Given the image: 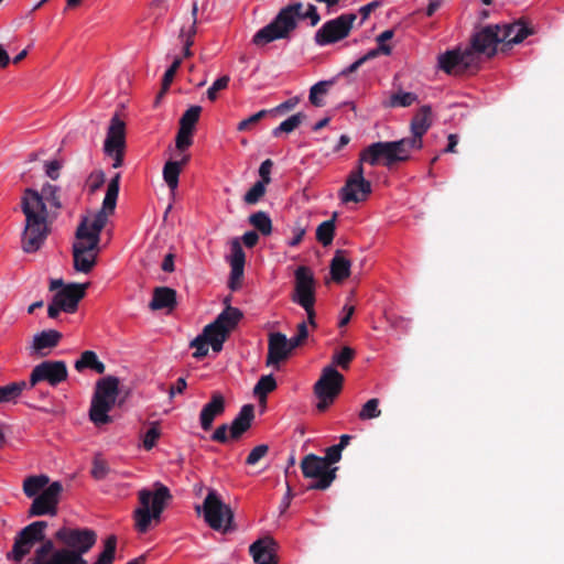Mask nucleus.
I'll return each mask as SVG.
<instances>
[{"label":"nucleus","mask_w":564,"mask_h":564,"mask_svg":"<svg viewBox=\"0 0 564 564\" xmlns=\"http://www.w3.org/2000/svg\"><path fill=\"white\" fill-rule=\"evenodd\" d=\"M120 174L117 173L109 182L100 210L91 217H84L76 230L73 246L74 268L76 271L89 272L96 263L100 232L112 215L119 194Z\"/></svg>","instance_id":"3"},{"label":"nucleus","mask_w":564,"mask_h":564,"mask_svg":"<svg viewBox=\"0 0 564 564\" xmlns=\"http://www.w3.org/2000/svg\"><path fill=\"white\" fill-rule=\"evenodd\" d=\"M477 55L469 48L449 50L437 56V67L447 75H460L467 69L476 67Z\"/></svg>","instance_id":"14"},{"label":"nucleus","mask_w":564,"mask_h":564,"mask_svg":"<svg viewBox=\"0 0 564 564\" xmlns=\"http://www.w3.org/2000/svg\"><path fill=\"white\" fill-rule=\"evenodd\" d=\"M276 389V381L272 375L262 376L253 388V393L265 401L268 393Z\"/></svg>","instance_id":"40"},{"label":"nucleus","mask_w":564,"mask_h":564,"mask_svg":"<svg viewBox=\"0 0 564 564\" xmlns=\"http://www.w3.org/2000/svg\"><path fill=\"white\" fill-rule=\"evenodd\" d=\"M357 20L355 13H343L335 19L326 21L314 35L318 46H326L338 43L349 36L354 23Z\"/></svg>","instance_id":"10"},{"label":"nucleus","mask_w":564,"mask_h":564,"mask_svg":"<svg viewBox=\"0 0 564 564\" xmlns=\"http://www.w3.org/2000/svg\"><path fill=\"white\" fill-rule=\"evenodd\" d=\"M182 64V57H175L171 66L166 69L162 79V93L166 91L171 86L174 76Z\"/></svg>","instance_id":"50"},{"label":"nucleus","mask_w":564,"mask_h":564,"mask_svg":"<svg viewBox=\"0 0 564 564\" xmlns=\"http://www.w3.org/2000/svg\"><path fill=\"white\" fill-rule=\"evenodd\" d=\"M193 144V132L178 128L176 139H175V145L176 149L180 151H185Z\"/></svg>","instance_id":"52"},{"label":"nucleus","mask_w":564,"mask_h":564,"mask_svg":"<svg viewBox=\"0 0 564 564\" xmlns=\"http://www.w3.org/2000/svg\"><path fill=\"white\" fill-rule=\"evenodd\" d=\"M50 479L45 475L28 477L23 482V491L26 497L31 498L36 496L41 490L46 489Z\"/></svg>","instance_id":"37"},{"label":"nucleus","mask_w":564,"mask_h":564,"mask_svg":"<svg viewBox=\"0 0 564 564\" xmlns=\"http://www.w3.org/2000/svg\"><path fill=\"white\" fill-rule=\"evenodd\" d=\"M117 538L116 535H109L105 540L104 550L98 555L97 561L94 564H112L116 555Z\"/></svg>","instance_id":"42"},{"label":"nucleus","mask_w":564,"mask_h":564,"mask_svg":"<svg viewBox=\"0 0 564 564\" xmlns=\"http://www.w3.org/2000/svg\"><path fill=\"white\" fill-rule=\"evenodd\" d=\"M161 435V430L159 427L158 423H152L151 427L147 431V433L143 436V446L147 451L152 449L156 441L159 440Z\"/></svg>","instance_id":"51"},{"label":"nucleus","mask_w":564,"mask_h":564,"mask_svg":"<svg viewBox=\"0 0 564 564\" xmlns=\"http://www.w3.org/2000/svg\"><path fill=\"white\" fill-rule=\"evenodd\" d=\"M226 403L224 395L215 391L212 393L210 401L207 402L199 414L200 426L204 431H209L214 420L225 412Z\"/></svg>","instance_id":"23"},{"label":"nucleus","mask_w":564,"mask_h":564,"mask_svg":"<svg viewBox=\"0 0 564 564\" xmlns=\"http://www.w3.org/2000/svg\"><path fill=\"white\" fill-rule=\"evenodd\" d=\"M269 452V446L265 444H261L251 449L249 455L246 458L247 465H256L260 459H262Z\"/></svg>","instance_id":"55"},{"label":"nucleus","mask_w":564,"mask_h":564,"mask_svg":"<svg viewBox=\"0 0 564 564\" xmlns=\"http://www.w3.org/2000/svg\"><path fill=\"white\" fill-rule=\"evenodd\" d=\"M412 149L404 139L371 143L359 153L358 162L371 166L382 165L389 170L410 161Z\"/></svg>","instance_id":"6"},{"label":"nucleus","mask_w":564,"mask_h":564,"mask_svg":"<svg viewBox=\"0 0 564 564\" xmlns=\"http://www.w3.org/2000/svg\"><path fill=\"white\" fill-rule=\"evenodd\" d=\"M291 300L304 310L311 308L316 301L315 284H295Z\"/></svg>","instance_id":"30"},{"label":"nucleus","mask_w":564,"mask_h":564,"mask_svg":"<svg viewBox=\"0 0 564 564\" xmlns=\"http://www.w3.org/2000/svg\"><path fill=\"white\" fill-rule=\"evenodd\" d=\"M229 429L230 426L227 424L219 425L212 434L210 440L217 443L226 444L230 440V434L228 435Z\"/></svg>","instance_id":"57"},{"label":"nucleus","mask_w":564,"mask_h":564,"mask_svg":"<svg viewBox=\"0 0 564 564\" xmlns=\"http://www.w3.org/2000/svg\"><path fill=\"white\" fill-rule=\"evenodd\" d=\"M334 80H322L313 85L310 89V102L315 107H323L325 105L324 100L321 96H324L328 93L329 88L333 86Z\"/></svg>","instance_id":"39"},{"label":"nucleus","mask_w":564,"mask_h":564,"mask_svg":"<svg viewBox=\"0 0 564 564\" xmlns=\"http://www.w3.org/2000/svg\"><path fill=\"white\" fill-rule=\"evenodd\" d=\"M62 165L58 161L53 160L47 163H45V173L46 175L56 180L59 176V170Z\"/></svg>","instance_id":"62"},{"label":"nucleus","mask_w":564,"mask_h":564,"mask_svg":"<svg viewBox=\"0 0 564 564\" xmlns=\"http://www.w3.org/2000/svg\"><path fill=\"white\" fill-rule=\"evenodd\" d=\"M87 368L99 375H102L106 371L105 364L98 359L96 352L93 350H85L80 358L75 362V369L79 372Z\"/></svg>","instance_id":"34"},{"label":"nucleus","mask_w":564,"mask_h":564,"mask_svg":"<svg viewBox=\"0 0 564 564\" xmlns=\"http://www.w3.org/2000/svg\"><path fill=\"white\" fill-rule=\"evenodd\" d=\"M153 487L154 490L143 488L138 492L140 507L133 511V519L139 533L148 532L152 522L160 523L161 514L173 498L165 485L156 481Z\"/></svg>","instance_id":"5"},{"label":"nucleus","mask_w":564,"mask_h":564,"mask_svg":"<svg viewBox=\"0 0 564 564\" xmlns=\"http://www.w3.org/2000/svg\"><path fill=\"white\" fill-rule=\"evenodd\" d=\"M341 452L338 446L333 445L326 449V455L323 457V459L327 460V466L330 467V465L336 464L341 458Z\"/></svg>","instance_id":"58"},{"label":"nucleus","mask_w":564,"mask_h":564,"mask_svg":"<svg viewBox=\"0 0 564 564\" xmlns=\"http://www.w3.org/2000/svg\"><path fill=\"white\" fill-rule=\"evenodd\" d=\"M30 389L26 381H15L0 386V403L15 401L24 390Z\"/></svg>","instance_id":"35"},{"label":"nucleus","mask_w":564,"mask_h":564,"mask_svg":"<svg viewBox=\"0 0 564 564\" xmlns=\"http://www.w3.org/2000/svg\"><path fill=\"white\" fill-rule=\"evenodd\" d=\"M275 551L276 543L270 536L259 539L249 546V552L257 564H278Z\"/></svg>","instance_id":"22"},{"label":"nucleus","mask_w":564,"mask_h":564,"mask_svg":"<svg viewBox=\"0 0 564 564\" xmlns=\"http://www.w3.org/2000/svg\"><path fill=\"white\" fill-rule=\"evenodd\" d=\"M126 147V123L118 115H115L108 127L104 151L107 155L113 158L112 166L120 167L123 163Z\"/></svg>","instance_id":"15"},{"label":"nucleus","mask_w":564,"mask_h":564,"mask_svg":"<svg viewBox=\"0 0 564 564\" xmlns=\"http://www.w3.org/2000/svg\"><path fill=\"white\" fill-rule=\"evenodd\" d=\"M253 419V404H245L230 424V438L239 440L251 427Z\"/></svg>","instance_id":"25"},{"label":"nucleus","mask_w":564,"mask_h":564,"mask_svg":"<svg viewBox=\"0 0 564 564\" xmlns=\"http://www.w3.org/2000/svg\"><path fill=\"white\" fill-rule=\"evenodd\" d=\"M417 100V95L410 91H398L392 94L389 100L384 104L387 107H409Z\"/></svg>","instance_id":"41"},{"label":"nucleus","mask_w":564,"mask_h":564,"mask_svg":"<svg viewBox=\"0 0 564 564\" xmlns=\"http://www.w3.org/2000/svg\"><path fill=\"white\" fill-rule=\"evenodd\" d=\"M195 509L197 513L203 511L206 523L214 530H227L234 520L232 510L214 489L208 491L203 506H196Z\"/></svg>","instance_id":"9"},{"label":"nucleus","mask_w":564,"mask_h":564,"mask_svg":"<svg viewBox=\"0 0 564 564\" xmlns=\"http://www.w3.org/2000/svg\"><path fill=\"white\" fill-rule=\"evenodd\" d=\"M303 119H304V115L302 112L292 115L286 120L281 122L279 127L273 129V131H272L273 135L279 137L280 133H282V132H285V133L292 132L301 124Z\"/></svg>","instance_id":"44"},{"label":"nucleus","mask_w":564,"mask_h":564,"mask_svg":"<svg viewBox=\"0 0 564 564\" xmlns=\"http://www.w3.org/2000/svg\"><path fill=\"white\" fill-rule=\"evenodd\" d=\"M351 262L346 256V251L337 250L330 261V275L335 282H340L350 274Z\"/></svg>","instance_id":"28"},{"label":"nucleus","mask_w":564,"mask_h":564,"mask_svg":"<svg viewBox=\"0 0 564 564\" xmlns=\"http://www.w3.org/2000/svg\"><path fill=\"white\" fill-rule=\"evenodd\" d=\"M308 337V330L306 322H302L297 325V334L289 339L293 349L302 346Z\"/></svg>","instance_id":"54"},{"label":"nucleus","mask_w":564,"mask_h":564,"mask_svg":"<svg viewBox=\"0 0 564 564\" xmlns=\"http://www.w3.org/2000/svg\"><path fill=\"white\" fill-rule=\"evenodd\" d=\"M118 393V378L108 376L97 381L89 409V419L96 426L112 422L108 413L116 404Z\"/></svg>","instance_id":"7"},{"label":"nucleus","mask_w":564,"mask_h":564,"mask_svg":"<svg viewBox=\"0 0 564 564\" xmlns=\"http://www.w3.org/2000/svg\"><path fill=\"white\" fill-rule=\"evenodd\" d=\"M189 161V155L185 154L180 161H167L163 167V178L171 191H175L178 186V177L182 167Z\"/></svg>","instance_id":"31"},{"label":"nucleus","mask_w":564,"mask_h":564,"mask_svg":"<svg viewBox=\"0 0 564 564\" xmlns=\"http://www.w3.org/2000/svg\"><path fill=\"white\" fill-rule=\"evenodd\" d=\"M500 41L503 46L510 47L513 44L523 42L534 33V29L525 21L519 20L509 24H499Z\"/></svg>","instance_id":"21"},{"label":"nucleus","mask_w":564,"mask_h":564,"mask_svg":"<svg viewBox=\"0 0 564 564\" xmlns=\"http://www.w3.org/2000/svg\"><path fill=\"white\" fill-rule=\"evenodd\" d=\"M381 415V410L379 409V400L373 398L368 400L361 408L359 412L360 420H371L379 417Z\"/></svg>","instance_id":"46"},{"label":"nucleus","mask_w":564,"mask_h":564,"mask_svg":"<svg viewBox=\"0 0 564 564\" xmlns=\"http://www.w3.org/2000/svg\"><path fill=\"white\" fill-rule=\"evenodd\" d=\"M203 333L206 335V338L215 352L221 351L224 343L229 337L227 329L217 325L215 322L206 325Z\"/></svg>","instance_id":"32"},{"label":"nucleus","mask_w":564,"mask_h":564,"mask_svg":"<svg viewBox=\"0 0 564 564\" xmlns=\"http://www.w3.org/2000/svg\"><path fill=\"white\" fill-rule=\"evenodd\" d=\"M228 259L231 267L229 282H239L243 275L246 254L238 238L232 239L230 242Z\"/></svg>","instance_id":"26"},{"label":"nucleus","mask_w":564,"mask_h":564,"mask_svg":"<svg viewBox=\"0 0 564 564\" xmlns=\"http://www.w3.org/2000/svg\"><path fill=\"white\" fill-rule=\"evenodd\" d=\"M242 316V312L239 308L227 304L226 308L216 317L214 322L223 328L227 329V334L230 335Z\"/></svg>","instance_id":"33"},{"label":"nucleus","mask_w":564,"mask_h":564,"mask_svg":"<svg viewBox=\"0 0 564 564\" xmlns=\"http://www.w3.org/2000/svg\"><path fill=\"white\" fill-rule=\"evenodd\" d=\"M62 337V333L55 329L43 330L34 335L31 346V354H34L39 357H46L51 349L58 345Z\"/></svg>","instance_id":"24"},{"label":"nucleus","mask_w":564,"mask_h":564,"mask_svg":"<svg viewBox=\"0 0 564 564\" xmlns=\"http://www.w3.org/2000/svg\"><path fill=\"white\" fill-rule=\"evenodd\" d=\"M356 351L348 346H345L339 352L333 355V365L340 367L344 370L349 368L350 362L355 358Z\"/></svg>","instance_id":"45"},{"label":"nucleus","mask_w":564,"mask_h":564,"mask_svg":"<svg viewBox=\"0 0 564 564\" xmlns=\"http://www.w3.org/2000/svg\"><path fill=\"white\" fill-rule=\"evenodd\" d=\"M197 12L198 6L197 2L194 1L192 6V23L186 28L182 26L180 31V40L183 43V54L184 57H189L192 55L191 46L194 44V36L197 33Z\"/></svg>","instance_id":"29"},{"label":"nucleus","mask_w":564,"mask_h":564,"mask_svg":"<svg viewBox=\"0 0 564 564\" xmlns=\"http://www.w3.org/2000/svg\"><path fill=\"white\" fill-rule=\"evenodd\" d=\"M391 51L392 50H391L390 45H388V44H380V45H378L377 48L370 50L367 54H365L360 58L364 59V63H365L368 59L377 57L380 53L384 54V55H390Z\"/></svg>","instance_id":"61"},{"label":"nucleus","mask_w":564,"mask_h":564,"mask_svg":"<svg viewBox=\"0 0 564 564\" xmlns=\"http://www.w3.org/2000/svg\"><path fill=\"white\" fill-rule=\"evenodd\" d=\"M293 350L284 334L280 332L269 333L265 365L279 369L280 365L289 359Z\"/></svg>","instance_id":"18"},{"label":"nucleus","mask_w":564,"mask_h":564,"mask_svg":"<svg viewBox=\"0 0 564 564\" xmlns=\"http://www.w3.org/2000/svg\"><path fill=\"white\" fill-rule=\"evenodd\" d=\"M432 109L430 106H422L411 120V133L409 138H403L408 145L414 150L423 148V137L432 126Z\"/></svg>","instance_id":"20"},{"label":"nucleus","mask_w":564,"mask_h":564,"mask_svg":"<svg viewBox=\"0 0 564 564\" xmlns=\"http://www.w3.org/2000/svg\"><path fill=\"white\" fill-rule=\"evenodd\" d=\"M110 468L105 459L100 455L95 456L91 468V476L96 480H102L109 474Z\"/></svg>","instance_id":"49"},{"label":"nucleus","mask_w":564,"mask_h":564,"mask_svg":"<svg viewBox=\"0 0 564 564\" xmlns=\"http://www.w3.org/2000/svg\"><path fill=\"white\" fill-rule=\"evenodd\" d=\"M176 306V292L167 286H156L153 290L152 301L149 307L152 311H160L166 308L172 311Z\"/></svg>","instance_id":"27"},{"label":"nucleus","mask_w":564,"mask_h":564,"mask_svg":"<svg viewBox=\"0 0 564 564\" xmlns=\"http://www.w3.org/2000/svg\"><path fill=\"white\" fill-rule=\"evenodd\" d=\"M301 469L305 478L315 479L310 489L325 490L336 478L337 467H328L327 460L315 454L306 455L301 462Z\"/></svg>","instance_id":"11"},{"label":"nucleus","mask_w":564,"mask_h":564,"mask_svg":"<svg viewBox=\"0 0 564 564\" xmlns=\"http://www.w3.org/2000/svg\"><path fill=\"white\" fill-rule=\"evenodd\" d=\"M200 112V106L189 107L180 119V128L194 132V128L199 120Z\"/></svg>","instance_id":"43"},{"label":"nucleus","mask_w":564,"mask_h":564,"mask_svg":"<svg viewBox=\"0 0 564 564\" xmlns=\"http://www.w3.org/2000/svg\"><path fill=\"white\" fill-rule=\"evenodd\" d=\"M267 113H268L267 110H260L257 113H253L252 116H250L249 118L241 120L237 126V130L238 131H247V130L251 129V127L257 124L262 118H264L267 116Z\"/></svg>","instance_id":"56"},{"label":"nucleus","mask_w":564,"mask_h":564,"mask_svg":"<svg viewBox=\"0 0 564 564\" xmlns=\"http://www.w3.org/2000/svg\"><path fill=\"white\" fill-rule=\"evenodd\" d=\"M68 378L67 365L64 360H44L36 365L31 373L28 384L32 389L41 382L56 387Z\"/></svg>","instance_id":"13"},{"label":"nucleus","mask_w":564,"mask_h":564,"mask_svg":"<svg viewBox=\"0 0 564 564\" xmlns=\"http://www.w3.org/2000/svg\"><path fill=\"white\" fill-rule=\"evenodd\" d=\"M295 282H314L312 270L308 267L300 265L296 268Z\"/></svg>","instance_id":"60"},{"label":"nucleus","mask_w":564,"mask_h":564,"mask_svg":"<svg viewBox=\"0 0 564 564\" xmlns=\"http://www.w3.org/2000/svg\"><path fill=\"white\" fill-rule=\"evenodd\" d=\"M302 2H294L282 8L275 18L264 28L260 29L252 37L253 44L263 46L275 40L289 39L297 28L299 20H310V25L315 26L321 21L317 8L308 3L306 9Z\"/></svg>","instance_id":"4"},{"label":"nucleus","mask_w":564,"mask_h":564,"mask_svg":"<svg viewBox=\"0 0 564 564\" xmlns=\"http://www.w3.org/2000/svg\"><path fill=\"white\" fill-rule=\"evenodd\" d=\"M175 257L176 256L173 252H167L164 256L162 263H161L162 271H164V272H173L174 271Z\"/></svg>","instance_id":"64"},{"label":"nucleus","mask_w":564,"mask_h":564,"mask_svg":"<svg viewBox=\"0 0 564 564\" xmlns=\"http://www.w3.org/2000/svg\"><path fill=\"white\" fill-rule=\"evenodd\" d=\"M230 82V78L229 76L225 75V76H221L219 78H217L213 85L208 88L207 90V97L210 101H214L216 100L217 98V93L223 90V89H226L228 87V84Z\"/></svg>","instance_id":"53"},{"label":"nucleus","mask_w":564,"mask_h":564,"mask_svg":"<svg viewBox=\"0 0 564 564\" xmlns=\"http://www.w3.org/2000/svg\"><path fill=\"white\" fill-rule=\"evenodd\" d=\"M62 491L63 486L59 481L52 482L34 498L29 509V517L55 516Z\"/></svg>","instance_id":"16"},{"label":"nucleus","mask_w":564,"mask_h":564,"mask_svg":"<svg viewBox=\"0 0 564 564\" xmlns=\"http://www.w3.org/2000/svg\"><path fill=\"white\" fill-rule=\"evenodd\" d=\"M265 184L256 182L252 187L245 194L243 200L248 205L257 204L265 194Z\"/></svg>","instance_id":"48"},{"label":"nucleus","mask_w":564,"mask_h":564,"mask_svg":"<svg viewBox=\"0 0 564 564\" xmlns=\"http://www.w3.org/2000/svg\"><path fill=\"white\" fill-rule=\"evenodd\" d=\"M47 522L40 520L24 527L14 538L11 552L7 554L8 560L21 563L39 543L26 564H88L84 554L95 545L97 534L91 529H74L63 527L56 531L54 538L62 542L64 547H56L52 539L45 534Z\"/></svg>","instance_id":"1"},{"label":"nucleus","mask_w":564,"mask_h":564,"mask_svg":"<svg viewBox=\"0 0 564 564\" xmlns=\"http://www.w3.org/2000/svg\"><path fill=\"white\" fill-rule=\"evenodd\" d=\"M499 43H501L499 24L487 25L473 35L469 50L475 54L479 53L492 57L497 53Z\"/></svg>","instance_id":"17"},{"label":"nucleus","mask_w":564,"mask_h":564,"mask_svg":"<svg viewBox=\"0 0 564 564\" xmlns=\"http://www.w3.org/2000/svg\"><path fill=\"white\" fill-rule=\"evenodd\" d=\"M91 192L97 191L105 182V174L102 171L93 172L89 175Z\"/></svg>","instance_id":"63"},{"label":"nucleus","mask_w":564,"mask_h":564,"mask_svg":"<svg viewBox=\"0 0 564 564\" xmlns=\"http://www.w3.org/2000/svg\"><path fill=\"white\" fill-rule=\"evenodd\" d=\"M272 165H273V163L270 159H267L265 161H263L261 163V165L259 167V175H260L261 180H259L258 182H262L265 185H268L271 182L270 174H271Z\"/></svg>","instance_id":"59"},{"label":"nucleus","mask_w":564,"mask_h":564,"mask_svg":"<svg viewBox=\"0 0 564 564\" xmlns=\"http://www.w3.org/2000/svg\"><path fill=\"white\" fill-rule=\"evenodd\" d=\"M364 165L359 162L348 174L345 185L339 189L338 197L341 203H364L372 192L371 183L364 176Z\"/></svg>","instance_id":"12"},{"label":"nucleus","mask_w":564,"mask_h":564,"mask_svg":"<svg viewBox=\"0 0 564 564\" xmlns=\"http://www.w3.org/2000/svg\"><path fill=\"white\" fill-rule=\"evenodd\" d=\"M208 345H209V341L206 338V335L204 333H202L197 337H195L189 344L191 348H195L193 357L196 359H202V358L206 357L208 354Z\"/></svg>","instance_id":"47"},{"label":"nucleus","mask_w":564,"mask_h":564,"mask_svg":"<svg viewBox=\"0 0 564 564\" xmlns=\"http://www.w3.org/2000/svg\"><path fill=\"white\" fill-rule=\"evenodd\" d=\"M249 224L263 236H269L272 232V220L265 212L260 210L251 214Z\"/></svg>","instance_id":"36"},{"label":"nucleus","mask_w":564,"mask_h":564,"mask_svg":"<svg viewBox=\"0 0 564 564\" xmlns=\"http://www.w3.org/2000/svg\"><path fill=\"white\" fill-rule=\"evenodd\" d=\"M59 187L50 183L42 186L41 192L26 188L21 198V209L25 216L24 229L21 235V247L26 253L36 252L51 232L48 209H59Z\"/></svg>","instance_id":"2"},{"label":"nucleus","mask_w":564,"mask_h":564,"mask_svg":"<svg viewBox=\"0 0 564 564\" xmlns=\"http://www.w3.org/2000/svg\"><path fill=\"white\" fill-rule=\"evenodd\" d=\"M335 217L336 215L332 219L323 221L316 229V240L324 247L333 242L336 230Z\"/></svg>","instance_id":"38"},{"label":"nucleus","mask_w":564,"mask_h":564,"mask_svg":"<svg viewBox=\"0 0 564 564\" xmlns=\"http://www.w3.org/2000/svg\"><path fill=\"white\" fill-rule=\"evenodd\" d=\"M344 376L334 367L326 366L319 379L314 384V394L318 399L316 409L319 412L326 411L340 394L344 386Z\"/></svg>","instance_id":"8"},{"label":"nucleus","mask_w":564,"mask_h":564,"mask_svg":"<svg viewBox=\"0 0 564 564\" xmlns=\"http://www.w3.org/2000/svg\"><path fill=\"white\" fill-rule=\"evenodd\" d=\"M89 284H50V290L55 291L62 286L54 299L59 307L66 313H74L77 310L78 302L85 296Z\"/></svg>","instance_id":"19"}]
</instances>
